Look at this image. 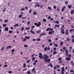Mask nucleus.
I'll use <instances>...</instances> for the list:
<instances>
[{
	"mask_svg": "<svg viewBox=\"0 0 74 74\" xmlns=\"http://www.w3.org/2000/svg\"><path fill=\"white\" fill-rule=\"evenodd\" d=\"M48 58H49V56H48V55L46 54L45 55V54H44L43 55V59H48Z\"/></svg>",
	"mask_w": 74,
	"mask_h": 74,
	"instance_id": "f257e3e1",
	"label": "nucleus"
},
{
	"mask_svg": "<svg viewBox=\"0 0 74 74\" xmlns=\"http://www.w3.org/2000/svg\"><path fill=\"white\" fill-rule=\"evenodd\" d=\"M38 23L39 24L36 23H34V25L35 26H41V22H39Z\"/></svg>",
	"mask_w": 74,
	"mask_h": 74,
	"instance_id": "f03ea898",
	"label": "nucleus"
},
{
	"mask_svg": "<svg viewBox=\"0 0 74 74\" xmlns=\"http://www.w3.org/2000/svg\"><path fill=\"white\" fill-rule=\"evenodd\" d=\"M36 4H35V8H36L37 7H40V4H39V3H38L36 2Z\"/></svg>",
	"mask_w": 74,
	"mask_h": 74,
	"instance_id": "7ed1b4c3",
	"label": "nucleus"
},
{
	"mask_svg": "<svg viewBox=\"0 0 74 74\" xmlns=\"http://www.w3.org/2000/svg\"><path fill=\"white\" fill-rule=\"evenodd\" d=\"M39 58H40V59H42L43 58V56H42V54L41 53H39Z\"/></svg>",
	"mask_w": 74,
	"mask_h": 74,
	"instance_id": "20e7f679",
	"label": "nucleus"
},
{
	"mask_svg": "<svg viewBox=\"0 0 74 74\" xmlns=\"http://www.w3.org/2000/svg\"><path fill=\"white\" fill-rule=\"evenodd\" d=\"M61 30L62 34H64V29H63L61 28Z\"/></svg>",
	"mask_w": 74,
	"mask_h": 74,
	"instance_id": "39448f33",
	"label": "nucleus"
},
{
	"mask_svg": "<svg viewBox=\"0 0 74 74\" xmlns=\"http://www.w3.org/2000/svg\"><path fill=\"white\" fill-rule=\"evenodd\" d=\"M35 70H36V69L35 68H34L32 69V71L34 73L36 74V71H35Z\"/></svg>",
	"mask_w": 74,
	"mask_h": 74,
	"instance_id": "423d86ee",
	"label": "nucleus"
},
{
	"mask_svg": "<svg viewBox=\"0 0 74 74\" xmlns=\"http://www.w3.org/2000/svg\"><path fill=\"white\" fill-rule=\"evenodd\" d=\"M30 32L31 33H32V34H35V33L34 32H33V31L32 29L31 30V31Z\"/></svg>",
	"mask_w": 74,
	"mask_h": 74,
	"instance_id": "0eeeda50",
	"label": "nucleus"
},
{
	"mask_svg": "<svg viewBox=\"0 0 74 74\" xmlns=\"http://www.w3.org/2000/svg\"><path fill=\"white\" fill-rule=\"evenodd\" d=\"M66 8V7L65 6H64L63 7V8L62 9V11H64V9Z\"/></svg>",
	"mask_w": 74,
	"mask_h": 74,
	"instance_id": "6e6552de",
	"label": "nucleus"
},
{
	"mask_svg": "<svg viewBox=\"0 0 74 74\" xmlns=\"http://www.w3.org/2000/svg\"><path fill=\"white\" fill-rule=\"evenodd\" d=\"M5 31H8V27H6L5 28Z\"/></svg>",
	"mask_w": 74,
	"mask_h": 74,
	"instance_id": "1a4fd4ad",
	"label": "nucleus"
},
{
	"mask_svg": "<svg viewBox=\"0 0 74 74\" xmlns=\"http://www.w3.org/2000/svg\"><path fill=\"white\" fill-rule=\"evenodd\" d=\"M55 26L56 27H58V28H59L60 27V25H58L57 24L55 25Z\"/></svg>",
	"mask_w": 74,
	"mask_h": 74,
	"instance_id": "9d476101",
	"label": "nucleus"
},
{
	"mask_svg": "<svg viewBox=\"0 0 74 74\" xmlns=\"http://www.w3.org/2000/svg\"><path fill=\"white\" fill-rule=\"evenodd\" d=\"M30 38V36H26L25 37V38L27 39L28 40H29V38Z\"/></svg>",
	"mask_w": 74,
	"mask_h": 74,
	"instance_id": "9b49d317",
	"label": "nucleus"
},
{
	"mask_svg": "<svg viewBox=\"0 0 74 74\" xmlns=\"http://www.w3.org/2000/svg\"><path fill=\"white\" fill-rule=\"evenodd\" d=\"M66 60L68 61L70 60V58L68 57L66 58Z\"/></svg>",
	"mask_w": 74,
	"mask_h": 74,
	"instance_id": "f8f14e48",
	"label": "nucleus"
},
{
	"mask_svg": "<svg viewBox=\"0 0 74 74\" xmlns=\"http://www.w3.org/2000/svg\"><path fill=\"white\" fill-rule=\"evenodd\" d=\"M36 40L37 41H41V39L39 38H38L36 39Z\"/></svg>",
	"mask_w": 74,
	"mask_h": 74,
	"instance_id": "ddd939ff",
	"label": "nucleus"
},
{
	"mask_svg": "<svg viewBox=\"0 0 74 74\" xmlns=\"http://www.w3.org/2000/svg\"><path fill=\"white\" fill-rule=\"evenodd\" d=\"M71 14H74V10H72L71 12Z\"/></svg>",
	"mask_w": 74,
	"mask_h": 74,
	"instance_id": "4468645a",
	"label": "nucleus"
},
{
	"mask_svg": "<svg viewBox=\"0 0 74 74\" xmlns=\"http://www.w3.org/2000/svg\"><path fill=\"white\" fill-rule=\"evenodd\" d=\"M68 8H71V7H72V5H68Z\"/></svg>",
	"mask_w": 74,
	"mask_h": 74,
	"instance_id": "2eb2a0df",
	"label": "nucleus"
},
{
	"mask_svg": "<svg viewBox=\"0 0 74 74\" xmlns=\"http://www.w3.org/2000/svg\"><path fill=\"white\" fill-rule=\"evenodd\" d=\"M62 71H65L64 68V67H63L62 68Z\"/></svg>",
	"mask_w": 74,
	"mask_h": 74,
	"instance_id": "dca6fc26",
	"label": "nucleus"
},
{
	"mask_svg": "<svg viewBox=\"0 0 74 74\" xmlns=\"http://www.w3.org/2000/svg\"><path fill=\"white\" fill-rule=\"evenodd\" d=\"M35 59H36V58L34 57H33L32 58V60L33 61H34V60H35Z\"/></svg>",
	"mask_w": 74,
	"mask_h": 74,
	"instance_id": "f3484780",
	"label": "nucleus"
},
{
	"mask_svg": "<svg viewBox=\"0 0 74 74\" xmlns=\"http://www.w3.org/2000/svg\"><path fill=\"white\" fill-rule=\"evenodd\" d=\"M13 73V71H9L8 73H9V74H11V73Z\"/></svg>",
	"mask_w": 74,
	"mask_h": 74,
	"instance_id": "a211bd4d",
	"label": "nucleus"
},
{
	"mask_svg": "<svg viewBox=\"0 0 74 74\" xmlns=\"http://www.w3.org/2000/svg\"><path fill=\"white\" fill-rule=\"evenodd\" d=\"M48 62V63H49V62H50V60H49L48 59L46 61H45V62Z\"/></svg>",
	"mask_w": 74,
	"mask_h": 74,
	"instance_id": "6ab92c4d",
	"label": "nucleus"
},
{
	"mask_svg": "<svg viewBox=\"0 0 74 74\" xmlns=\"http://www.w3.org/2000/svg\"><path fill=\"white\" fill-rule=\"evenodd\" d=\"M54 23H56L57 24H58V23H59V21H54Z\"/></svg>",
	"mask_w": 74,
	"mask_h": 74,
	"instance_id": "aec40b11",
	"label": "nucleus"
},
{
	"mask_svg": "<svg viewBox=\"0 0 74 74\" xmlns=\"http://www.w3.org/2000/svg\"><path fill=\"white\" fill-rule=\"evenodd\" d=\"M48 8L49 10H52V8H51V7H48Z\"/></svg>",
	"mask_w": 74,
	"mask_h": 74,
	"instance_id": "412c9836",
	"label": "nucleus"
},
{
	"mask_svg": "<svg viewBox=\"0 0 74 74\" xmlns=\"http://www.w3.org/2000/svg\"><path fill=\"white\" fill-rule=\"evenodd\" d=\"M40 36H45V33H42L41 34H40Z\"/></svg>",
	"mask_w": 74,
	"mask_h": 74,
	"instance_id": "4be33fe9",
	"label": "nucleus"
},
{
	"mask_svg": "<svg viewBox=\"0 0 74 74\" xmlns=\"http://www.w3.org/2000/svg\"><path fill=\"white\" fill-rule=\"evenodd\" d=\"M66 55H67V54H68V50H66Z\"/></svg>",
	"mask_w": 74,
	"mask_h": 74,
	"instance_id": "5701e85b",
	"label": "nucleus"
},
{
	"mask_svg": "<svg viewBox=\"0 0 74 74\" xmlns=\"http://www.w3.org/2000/svg\"><path fill=\"white\" fill-rule=\"evenodd\" d=\"M41 32V30H38V31H36V33L38 34L39 33H40V32Z\"/></svg>",
	"mask_w": 74,
	"mask_h": 74,
	"instance_id": "b1692460",
	"label": "nucleus"
},
{
	"mask_svg": "<svg viewBox=\"0 0 74 74\" xmlns=\"http://www.w3.org/2000/svg\"><path fill=\"white\" fill-rule=\"evenodd\" d=\"M49 65L51 67H52V66H53V65H52V64L51 63H50L49 64Z\"/></svg>",
	"mask_w": 74,
	"mask_h": 74,
	"instance_id": "393cba45",
	"label": "nucleus"
},
{
	"mask_svg": "<svg viewBox=\"0 0 74 74\" xmlns=\"http://www.w3.org/2000/svg\"><path fill=\"white\" fill-rule=\"evenodd\" d=\"M23 65V67H24V68H25V67H26V64L25 63H24Z\"/></svg>",
	"mask_w": 74,
	"mask_h": 74,
	"instance_id": "a878e982",
	"label": "nucleus"
},
{
	"mask_svg": "<svg viewBox=\"0 0 74 74\" xmlns=\"http://www.w3.org/2000/svg\"><path fill=\"white\" fill-rule=\"evenodd\" d=\"M11 48V46H8V47H7V49H8V48Z\"/></svg>",
	"mask_w": 74,
	"mask_h": 74,
	"instance_id": "bb28decb",
	"label": "nucleus"
},
{
	"mask_svg": "<svg viewBox=\"0 0 74 74\" xmlns=\"http://www.w3.org/2000/svg\"><path fill=\"white\" fill-rule=\"evenodd\" d=\"M9 32L10 33H13V32L12 31H11V30H9Z\"/></svg>",
	"mask_w": 74,
	"mask_h": 74,
	"instance_id": "cd10ccee",
	"label": "nucleus"
},
{
	"mask_svg": "<svg viewBox=\"0 0 74 74\" xmlns=\"http://www.w3.org/2000/svg\"><path fill=\"white\" fill-rule=\"evenodd\" d=\"M27 73L28 74H30L31 73V72L30 71H28L27 72Z\"/></svg>",
	"mask_w": 74,
	"mask_h": 74,
	"instance_id": "c85d7f7f",
	"label": "nucleus"
},
{
	"mask_svg": "<svg viewBox=\"0 0 74 74\" xmlns=\"http://www.w3.org/2000/svg\"><path fill=\"white\" fill-rule=\"evenodd\" d=\"M57 53V51H55L53 53V55H55V54H56Z\"/></svg>",
	"mask_w": 74,
	"mask_h": 74,
	"instance_id": "c756f323",
	"label": "nucleus"
},
{
	"mask_svg": "<svg viewBox=\"0 0 74 74\" xmlns=\"http://www.w3.org/2000/svg\"><path fill=\"white\" fill-rule=\"evenodd\" d=\"M25 30H29V29H30V27H28L25 28Z\"/></svg>",
	"mask_w": 74,
	"mask_h": 74,
	"instance_id": "7c9ffc66",
	"label": "nucleus"
},
{
	"mask_svg": "<svg viewBox=\"0 0 74 74\" xmlns=\"http://www.w3.org/2000/svg\"><path fill=\"white\" fill-rule=\"evenodd\" d=\"M42 21L43 22H47V20L46 19H43Z\"/></svg>",
	"mask_w": 74,
	"mask_h": 74,
	"instance_id": "2f4dec72",
	"label": "nucleus"
},
{
	"mask_svg": "<svg viewBox=\"0 0 74 74\" xmlns=\"http://www.w3.org/2000/svg\"><path fill=\"white\" fill-rule=\"evenodd\" d=\"M21 11H25V9L24 8H22L21 9Z\"/></svg>",
	"mask_w": 74,
	"mask_h": 74,
	"instance_id": "473e14b6",
	"label": "nucleus"
},
{
	"mask_svg": "<svg viewBox=\"0 0 74 74\" xmlns=\"http://www.w3.org/2000/svg\"><path fill=\"white\" fill-rule=\"evenodd\" d=\"M7 26V25H6V24H3V26L4 27H5V26Z\"/></svg>",
	"mask_w": 74,
	"mask_h": 74,
	"instance_id": "72a5a7b5",
	"label": "nucleus"
},
{
	"mask_svg": "<svg viewBox=\"0 0 74 74\" xmlns=\"http://www.w3.org/2000/svg\"><path fill=\"white\" fill-rule=\"evenodd\" d=\"M50 29V28H47L46 30L47 32H48V31Z\"/></svg>",
	"mask_w": 74,
	"mask_h": 74,
	"instance_id": "f704fd0d",
	"label": "nucleus"
},
{
	"mask_svg": "<svg viewBox=\"0 0 74 74\" xmlns=\"http://www.w3.org/2000/svg\"><path fill=\"white\" fill-rule=\"evenodd\" d=\"M30 21H28L27 22V24L28 25H30Z\"/></svg>",
	"mask_w": 74,
	"mask_h": 74,
	"instance_id": "c9c22d12",
	"label": "nucleus"
},
{
	"mask_svg": "<svg viewBox=\"0 0 74 74\" xmlns=\"http://www.w3.org/2000/svg\"><path fill=\"white\" fill-rule=\"evenodd\" d=\"M35 27V26H33L31 27V30H32V29H34V28Z\"/></svg>",
	"mask_w": 74,
	"mask_h": 74,
	"instance_id": "e433bc0d",
	"label": "nucleus"
},
{
	"mask_svg": "<svg viewBox=\"0 0 74 74\" xmlns=\"http://www.w3.org/2000/svg\"><path fill=\"white\" fill-rule=\"evenodd\" d=\"M30 62V60H28L26 62L27 63H29Z\"/></svg>",
	"mask_w": 74,
	"mask_h": 74,
	"instance_id": "4c0bfd02",
	"label": "nucleus"
},
{
	"mask_svg": "<svg viewBox=\"0 0 74 74\" xmlns=\"http://www.w3.org/2000/svg\"><path fill=\"white\" fill-rule=\"evenodd\" d=\"M26 70H27V69L26 68H25V69H23V71H26Z\"/></svg>",
	"mask_w": 74,
	"mask_h": 74,
	"instance_id": "58836bf2",
	"label": "nucleus"
},
{
	"mask_svg": "<svg viewBox=\"0 0 74 74\" xmlns=\"http://www.w3.org/2000/svg\"><path fill=\"white\" fill-rule=\"evenodd\" d=\"M24 30V27H22L21 29V31H23Z\"/></svg>",
	"mask_w": 74,
	"mask_h": 74,
	"instance_id": "ea45409f",
	"label": "nucleus"
},
{
	"mask_svg": "<svg viewBox=\"0 0 74 74\" xmlns=\"http://www.w3.org/2000/svg\"><path fill=\"white\" fill-rule=\"evenodd\" d=\"M63 49H64V51H65V50H66V48L65 47H63Z\"/></svg>",
	"mask_w": 74,
	"mask_h": 74,
	"instance_id": "a19ab883",
	"label": "nucleus"
},
{
	"mask_svg": "<svg viewBox=\"0 0 74 74\" xmlns=\"http://www.w3.org/2000/svg\"><path fill=\"white\" fill-rule=\"evenodd\" d=\"M47 47H46L44 48V50H45V51H47Z\"/></svg>",
	"mask_w": 74,
	"mask_h": 74,
	"instance_id": "79ce46f5",
	"label": "nucleus"
},
{
	"mask_svg": "<svg viewBox=\"0 0 74 74\" xmlns=\"http://www.w3.org/2000/svg\"><path fill=\"white\" fill-rule=\"evenodd\" d=\"M7 66H8L7 65H4L3 67H7Z\"/></svg>",
	"mask_w": 74,
	"mask_h": 74,
	"instance_id": "37998d69",
	"label": "nucleus"
},
{
	"mask_svg": "<svg viewBox=\"0 0 74 74\" xmlns=\"http://www.w3.org/2000/svg\"><path fill=\"white\" fill-rule=\"evenodd\" d=\"M70 73H71V72H72V73H73L74 72V71L73 70H71L70 71Z\"/></svg>",
	"mask_w": 74,
	"mask_h": 74,
	"instance_id": "c03bdc74",
	"label": "nucleus"
},
{
	"mask_svg": "<svg viewBox=\"0 0 74 74\" xmlns=\"http://www.w3.org/2000/svg\"><path fill=\"white\" fill-rule=\"evenodd\" d=\"M53 8L54 9H56V7L55 6H53Z\"/></svg>",
	"mask_w": 74,
	"mask_h": 74,
	"instance_id": "a18cd8bd",
	"label": "nucleus"
},
{
	"mask_svg": "<svg viewBox=\"0 0 74 74\" xmlns=\"http://www.w3.org/2000/svg\"><path fill=\"white\" fill-rule=\"evenodd\" d=\"M36 12H34L33 13V14L35 15H36Z\"/></svg>",
	"mask_w": 74,
	"mask_h": 74,
	"instance_id": "49530a36",
	"label": "nucleus"
},
{
	"mask_svg": "<svg viewBox=\"0 0 74 74\" xmlns=\"http://www.w3.org/2000/svg\"><path fill=\"white\" fill-rule=\"evenodd\" d=\"M67 56L68 57H71V56L70 54H68Z\"/></svg>",
	"mask_w": 74,
	"mask_h": 74,
	"instance_id": "de8ad7c7",
	"label": "nucleus"
},
{
	"mask_svg": "<svg viewBox=\"0 0 74 74\" xmlns=\"http://www.w3.org/2000/svg\"><path fill=\"white\" fill-rule=\"evenodd\" d=\"M49 34H52V32H49V33H48Z\"/></svg>",
	"mask_w": 74,
	"mask_h": 74,
	"instance_id": "09e8293b",
	"label": "nucleus"
},
{
	"mask_svg": "<svg viewBox=\"0 0 74 74\" xmlns=\"http://www.w3.org/2000/svg\"><path fill=\"white\" fill-rule=\"evenodd\" d=\"M33 64L34 66H35L36 65V62H34L33 63Z\"/></svg>",
	"mask_w": 74,
	"mask_h": 74,
	"instance_id": "8fccbe9b",
	"label": "nucleus"
},
{
	"mask_svg": "<svg viewBox=\"0 0 74 74\" xmlns=\"http://www.w3.org/2000/svg\"><path fill=\"white\" fill-rule=\"evenodd\" d=\"M8 20H5L4 22L5 23H6V22H8Z\"/></svg>",
	"mask_w": 74,
	"mask_h": 74,
	"instance_id": "3c124183",
	"label": "nucleus"
},
{
	"mask_svg": "<svg viewBox=\"0 0 74 74\" xmlns=\"http://www.w3.org/2000/svg\"><path fill=\"white\" fill-rule=\"evenodd\" d=\"M63 44V43L62 42H61L60 44V45H62Z\"/></svg>",
	"mask_w": 74,
	"mask_h": 74,
	"instance_id": "603ef678",
	"label": "nucleus"
},
{
	"mask_svg": "<svg viewBox=\"0 0 74 74\" xmlns=\"http://www.w3.org/2000/svg\"><path fill=\"white\" fill-rule=\"evenodd\" d=\"M57 11H60V10H59V8H57Z\"/></svg>",
	"mask_w": 74,
	"mask_h": 74,
	"instance_id": "864d4df0",
	"label": "nucleus"
},
{
	"mask_svg": "<svg viewBox=\"0 0 74 74\" xmlns=\"http://www.w3.org/2000/svg\"><path fill=\"white\" fill-rule=\"evenodd\" d=\"M22 16V14H21L19 16V18H21Z\"/></svg>",
	"mask_w": 74,
	"mask_h": 74,
	"instance_id": "5fc2aeb1",
	"label": "nucleus"
},
{
	"mask_svg": "<svg viewBox=\"0 0 74 74\" xmlns=\"http://www.w3.org/2000/svg\"><path fill=\"white\" fill-rule=\"evenodd\" d=\"M62 58H59V59H58V60L59 61H60V60H62Z\"/></svg>",
	"mask_w": 74,
	"mask_h": 74,
	"instance_id": "6e6d98bb",
	"label": "nucleus"
},
{
	"mask_svg": "<svg viewBox=\"0 0 74 74\" xmlns=\"http://www.w3.org/2000/svg\"><path fill=\"white\" fill-rule=\"evenodd\" d=\"M4 49V47H2V49H1V51H3Z\"/></svg>",
	"mask_w": 74,
	"mask_h": 74,
	"instance_id": "4d7b16f0",
	"label": "nucleus"
},
{
	"mask_svg": "<svg viewBox=\"0 0 74 74\" xmlns=\"http://www.w3.org/2000/svg\"><path fill=\"white\" fill-rule=\"evenodd\" d=\"M56 67H57V68H59L60 67V66L59 65H56Z\"/></svg>",
	"mask_w": 74,
	"mask_h": 74,
	"instance_id": "13d9d810",
	"label": "nucleus"
},
{
	"mask_svg": "<svg viewBox=\"0 0 74 74\" xmlns=\"http://www.w3.org/2000/svg\"><path fill=\"white\" fill-rule=\"evenodd\" d=\"M5 10H6V8L4 9L3 11V12H5Z\"/></svg>",
	"mask_w": 74,
	"mask_h": 74,
	"instance_id": "bf43d9fd",
	"label": "nucleus"
},
{
	"mask_svg": "<svg viewBox=\"0 0 74 74\" xmlns=\"http://www.w3.org/2000/svg\"><path fill=\"white\" fill-rule=\"evenodd\" d=\"M37 62H38V60H36L34 61V62L36 63H37Z\"/></svg>",
	"mask_w": 74,
	"mask_h": 74,
	"instance_id": "052dcab7",
	"label": "nucleus"
},
{
	"mask_svg": "<svg viewBox=\"0 0 74 74\" xmlns=\"http://www.w3.org/2000/svg\"><path fill=\"white\" fill-rule=\"evenodd\" d=\"M67 41H70V38H67Z\"/></svg>",
	"mask_w": 74,
	"mask_h": 74,
	"instance_id": "680f3d73",
	"label": "nucleus"
},
{
	"mask_svg": "<svg viewBox=\"0 0 74 74\" xmlns=\"http://www.w3.org/2000/svg\"><path fill=\"white\" fill-rule=\"evenodd\" d=\"M11 51L12 52H14V51H15V49H12V50Z\"/></svg>",
	"mask_w": 74,
	"mask_h": 74,
	"instance_id": "e2e57ef3",
	"label": "nucleus"
},
{
	"mask_svg": "<svg viewBox=\"0 0 74 74\" xmlns=\"http://www.w3.org/2000/svg\"><path fill=\"white\" fill-rule=\"evenodd\" d=\"M48 41H49V42H52V40L51 39H49Z\"/></svg>",
	"mask_w": 74,
	"mask_h": 74,
	"instance_id": "0e129e2a",
	"label": "nucleus"
},
{
	"mask_svg": "<svg viewBox=\"0 0 74 74\" xmlns=\"http://www.w3.org/2000/svg\"><path fill=\"white\" fill-rule=\"evenodd\" d=\"M24 47H27L28 46L27 45H24Z\"/></svg>",
	"mask_w": 74,
	"mask_h": 74,
	"instance_id": "69168bd1",
	"label": "nucleus"
},
{
	"mask_svg": "<svg viewBox=\"0 0 74 74\" xmlns=\"http://www.w3.org/2000/svg\"><path fill=\"white\" fill-rule=\"evenodd\" d=\"M26 41V39H24L23 40V41Z\"/></svg>",
	"mask_w": 74,
	"mask_h": 74,
	"instance_id": "338daca9",
	"label": "nucleus"
},
{
	"mask_svg": "<svg viewBox=\"0 0 74 74\" xmlns=\"http://www.w3.org/2000/svg\"><path fill=\"white\" fill-rule=\"evenodd\" d=\"M72 42H74V39L73 38H72Z\"/></svg>",
	"mask_w": 74,
	"mask_h": 74,
	"instance_id": "774afa93",
	"label": "nucleus"
}]
</instances>
